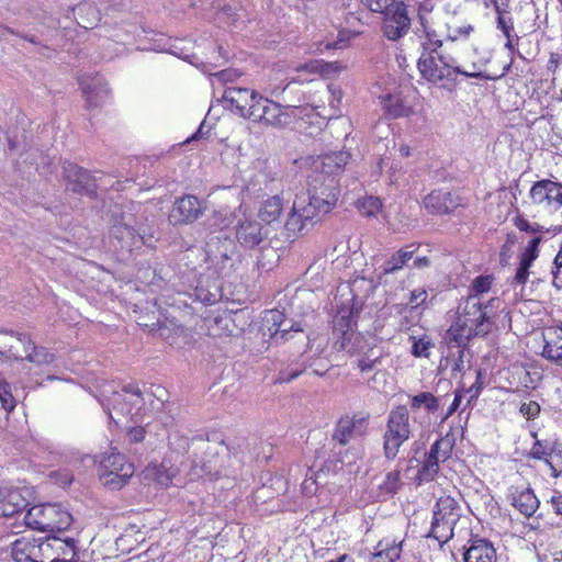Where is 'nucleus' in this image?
Returning <instances> with one entry per match:
<instances>
[{"label":"nucleus","instance_id":"nucleus-35","mask_svg":"<svg viewBox=\"0 0 562 562\" xmlns=\"http://www.w3.org/2000/svg\"><path fill=\"white\" fill-rule=\"evenodd\" d=\"M493 285V276H479L472 281L467 297H473L480 302H486V295L492 292Z\"/></svg>","mask_w":562,"mask_h":562},{"label":"nucleus","instance_id":"nucleus-3","mask_svg":"<svg viewBox=\"0 0 562 562\" xmlns=\"http://www.w3.org/2000/svg\"><path fill=\"white\" fill-rule=\"evenodd\" d=\"M417 67L420 76L427 81L446 86L447 81L453 80V75L459 74L467 78H484L475 63L470 69L453 64V60L440 53H423L418 59Z\"/></svg>","mask_w":562,"mask_h":562},{"label":"nucleus","instance_id":"nucleus-8","mask_svg":"<svg viewBox=\"0 0 562 562\" xmlns=\"http://www.w3.org/2000/svg\"><path fill=\"white\" fill-rule=\"evenodd\" d=\"M305 116L308 119L314 116L313 105L283 109L280 104L261 97L251 120L274 127H284L291 124L294 117L303 121Z\"/></svg>","mask_w":562,"mask_h":562},{"label":"nucleus","instance_id":"nucleus-56","mask_svg":"<svg viewBox=\"0 0 562 562\" xmlns=\"http://www.w3.org/2000/svg\"><path fill=\"white\" fill-rule=\"evenodd\" d=\"M427 299V292L425 289L418 288L411 292L409 304L413 308L418 307Z\"/></svg>","mask_w":562,"mask_h":562},{"label":"nucleus","instance_id":"nucleus-41","mask_svg":"<svg viewBox=\"0 0 562 562\" xmlns=\"http://www.w3.org/2000/svg\"><path fill=\"white\" fill-rule=\"evenodd\" d=\"M337 35L335 38H327L318 43V52L322 50L321 46H325L326 49H344L348 46L349 41L355 36V33L346 29H336Z\"/></svg>","mask_w":562,"mask_h":562},{"label":"nucleus","instance_id":"nucleus-62","mask_svg":"<svg viewBox=\"0 0 562 562\" xmlns=\"http://www.w3.org/2000/svg\"><path fill=\"white\" fill-rule=\"evenodd\" d=\"M203 128H204V123H201L198 131L194 134H192L189 138H187V140L184 143L187 144V143H191L193 140H200V139L206 138L207 132H204Z\"/></svg>","mask_w":562,"mask_h":562},{"label":"nucleus","instance_id":"nucleus-48","mask_svg":"<svg viewBox=\"0 0 562 562\" xmlns=\"http://www.w3.org/2000/svg\"><path fill=\"white\" fill-rule=\"evenodd\" d=\"M474 31V26L471 24H461V25H452L448 26L447 38L449 41L456 42L460 40H467Z\"/></svg>","mask_w":562,"mask_h":562},{"label":"nucleus","instance_id":"nucleus-6","mask_svg":"<svg viewBox=\"0 0 562 562\" xmlns=\"http://www.w3.org/2000/svg\"><path fill=\"white\" fill-rule=\"evenodd\" d=\"M349 158V153L342 150L322 156V172L328 175V177L322 184L321 194L323 198H318V213H328L336 205L339 186L335 176L347 165Z\"/></svg>","mask_w":562,"mask_h":562},{"label":"nucleus","instance_id":"nucleus-5","mask_svg":"<svg viewBox=\"0 0 562 562\" xmlns=\"http://www.w3.org/2000/svg\"><path fill=\"white\" fill-rule=\"evenodd\" d=\"M24 521L27 527L41 532L61 533L71 525L72 517L59 504H41L27 510Z\"/></svg>","mask_w":562,"mask_h":562},{"label":"nucleus","instance_id":"nucleus-28","mask_svg":"<svg viewBox=\"0 0 562 562\" xmlns=\"http://www.w3.org/2000/svg\"><path fill=\"white\" fill-rule=\"evenodd\" d=\"M26 506L25 498L18 490H0V516L11 517Z\"/></svg>","mask_w":562,"mask_h":562},{"label":"nucleus","instance_id":"nucleus-18","mask_svg":"<svg viewBox=\"0 0 562 562\" xmlns=\"http://www.w3.org/2000/svg\"><path fill=\"white\" fill-rule=\"evenodd\" d=\"M63 168L70 191L79 194L94 193L97 184L89 171L71 162L65 164Z\"/></svg>","mask_w":562,"mask_h":562},{"label":"nucleus","instance_id":"nucleus-59","mask_svg":"<svg viewBox=\"0 0 562 562\" xmlns=\"http://www.w3.org/2000/svg\"><path fill=\"white\" fill-rule=\"evenodd\" d=\"M497 29L503 32L506 38H509L514 25L510 19H506L505 16H497Z\"/></svg>","mask_w":562,"mask_h":562},{"label":"nucleus","instance_id":"nucleus-22","mask_svg":"<svg viewBox=\"0 0 562 562\" xmlns=\"http://www.w3.org/2000/svg\"><path fill=\"white\" fill-rule=\"evenodd\" d=\"M540 241V237H533L528 241L527 246L525 247L520 256L519 266L513 279V285L515 286V289L517 286H524V284L527 282L529 278V268L539 256Z\"/></svg>","mask_w":562,"mask_h":562},{"label":"nucleus","instance_id":"nucleus-47","mask_svg":"<svg viewBox=\"0 0 562 562\" xmlns=\"http://www.w3.org/2000/svg\"><path fill=\"white\" fill-rule=\"evenodd\" d=\"M546 464L551 470V475L557 477L562 473V450L561 449H551L548 454H546Z\"/></svg>","mask_w":562,"mask_h":562},{"label":"nucleus","instance_id":"nucleus-31","mask_svg":"<svg viewBox=\"0 0 562 562\" xmlns=\"http://www.w3.org/2000/svg\"><path fill=\"white\" fill-rule=\"evenodd\" d=\"M283 200L280 195H273L265 200L259 209V217L267 224L277 222L283 212Z\"/></svg>","mask_w":562,"mask_h":562},{"label":"nucleus","instance_id":"nucleus-2","mask_svg":"<svg viewBox=\"0 0 562 562\" xmlns=\"http://www.w3.org/2000/svg\"><path fill=\"white\" fill-rule=\"evenodd\" d=\"M102 406L109 409V416L113 419L112 411L123 416H131L138 420L155 408V398L151 393H143L136 384L124 385L121 391L112 390L111 385L104 387L99 400Z\"/></svg>","mask_w":562,"mask_h":562},{"label":"nucleus","instance_id":"nucleus-52","mask_svg":"<svg viewBox=\"0 0 562 562\" xmlns=\"http://www.w3.org/2000/svg\"><path fill=\"white\" fill-rule=\"evenodd\" d=\"M553 285L562 290V246L554 259Z\"/></svg>","mask_w":562,"mask_h":562},{"label":"nucleus","instance_id":"nucleus-4","mask_svg":"<svg viewBox=\"0 0 562 562\" xmlns=\"http://www.w3.org/2000/svg\"><path fill=\"white\" fill-rule=\"evenodd\" d=\"M0 357L26 360L36 366L49 364L55 360L54 353L36 346L27 334L12 330H0Z\"/></svg>","mask_w":562,"mask_h":562},{"label":"nucleus","instance_id":"nucleus-45","mask_svg":"<svg viewBox=\"0 0 562 562\" xmlns=\"http://www.w3.org/2000/svg\"><path fill=\"white\" fill-rule=\"evenodd\" d=\"M346 69V65L341 61H323L318 60V75L325 79L338 77Z\"/></svg>","mask_w":562,"mask_h":562},{"label":"nucleus","instance_id":"nucleus-13","mask_svg":"<svg viewBox=\"0 0 562 562\" xmlns=\"http://www.w3.org/2000/svg\"><path fill=\"white\" fill-rule=\"evenodd\" d=\"M409 26L406 5L402 1L392 2L391 9L384 12L383 34L390 41H397L407 34Z\"/></svg>","mask_w":562,"mask_h":562},{"label":"nucleus","instance_id":"nucleus-55","mask_svg":"<svg viewBox=\"0 0 562 562\" xmlns=\"http://www.w3.org/2000/svg\"><path fill=\"white\" fill-rule=\"evenodd\" d=\"M372 12H385L391 9V0H361Z\"/></svg>","mask_w":562,"mask_h":562},{"label":"nucleus","instance_id":"nucleus-39","mask_svg":"<svg viewBox=\"0 0 562 562\" xmlns=\"http://www.w3.org/2000/svg\"><path fill=\"white\" fill-rule=\"evenodd\" d=\"M59 542H49V538L45 541L35 539L32 552V562H50L54 558V549H58Z\"/></svg>","mask_w":562,"mask_h":562},{"label":"nucleus","instance_id":"nucleus-25","mask_svg":"<svg viewBox=\"0 0 562 562\" xmlns=\"http://www.w3.org/2000/svg\"><path fill=\"white\" fill-rule=\"evenodd\" d=\"M464 562H496V550L484 539H473L463 554Z\"/></svg>","mask_w":562,"mask_h":562},{"label":"nucleus","instance_id":"nucleus-63","mask_svg":"<svg viewBox=\"0 0 562 562\" xmlns=\"http://www.w3.org/2000/svg\"><path fill=\"white\" fill-rule=\"evenodd\" d=\"M561 61V57L558 53H551L548 60V69L555 71Z\"/></svg>","mask_w":562,"mask_h":562},{"label":"nucleus","instance_id":"nucleus-64","mask_svg":"<svg viewBox=\"0 0 562 562\" xmlns=\"http://www.w3.org/2000/svg\"><path fill=\"white\" fill-rule=\"evenodd\" d=\"M460 404H461V394L457 393L450 407L448 408L446 418L451 416L459 408Z\"/></svg>","mask_w":562,"mask_h":562},{"label":"nucleus","instance_id":"nucleus-27","mask_svg":"<svg viewBox=\"0 0 562 562\" xmlns=\"http://www.w3.org/2000/svg\"><path fill=\"white\" fill-rule=\"evenodd\" d=\"M143 473L145 480L153 481L160 486L167 487L176 477L178 469L169 465L166 462L150 463L145 468Z\"/></svg>","mask_w":562,"mask_h":562},{"label":"nucleus","instance_id":"nucleus-58","mask_svg":"<svg viewBox=\"0 0 562 562\" xmlns=\"http://www.w3.org/2000/svg\"><path fill=\"white\" fill-rule=\"evenodd\" d=\"M514 247V239L508 237L506 241L504 243L501 254H499V260L503 266L507 265L510 260L512 252Z\"/></svg>","mask_w":562,"mask_h":562},{"label":"nucleus","instance_id":"nucleus-32","mask_svg":"<svg viewBox=\"0 0 562 562\" xmlns=\"http://www.w3.org/2000/svg\"><path fill=\"white\" fill-rule=\"evenodd\" d=\"M459 510L458 502L449 495H443L438 498L432 517L457 522L460 516Z\"/></svg>","mask_w":562,"mask_h":562},{"label":"nucleus","instance_id":"nucleus-7","mask_svg":"<svg viewBox=\"0 0 562 562\" xmlns=\"http://www.w3.org/2000/svg\"><path fill=\"white\" fill-rule=\"evenodd\" d=\"M412 436V424L405 405L395 406L387 415L386 429L383 435V449L387 459H394L400 448Z\"/></svg>","mask_w":562,"mask_h":562},{"label":"nucleus","instance_id":"nucleus-20","mask_svg":"<svg viewBox=\"0 0 562 562\" xmlns=\"http://www.w3.org/2000/svg\"><path fill=\"white\" fill-rule=\"evenodd\" d=\"M383 109L391 117L408 116L413 113V105L403 90H389L385 94H380Z\"/></svg>","mask_w":562,"mask_h":562},{"label":"nucleus","instance_id":"nucleus-40","mask_svg":"<svg viewBox=\"0 0 562 562\" xmlns=\"http://www.w3.org/2000/svg\"><path fill=\"white\" fill-rule=\"evenodd\" d=\"M413 411L425 409L427 413H435L439 408L438 398L430 392H422L411 397Z\"/></svg>","mask_w":562,"mask_h":562},{"label":"nucleus","instance_id":"nucleus-49","mask_svg":"<svg viewBox=\"0 0 562 562\" xmlns=\"http://www.w3.org/2000/svg\"><path fill=\"white\" fill-rule=\"evenodd\" d=\"M0 401L2 407L10 412L15 407V402L11 393L10 384L0 376Z\"/></svg>","mask_w":562,"mask_h":562},{"label":"nucleus","instance_id":"nucleus-9","mask_svg":"<svg viewBox=\"0 0 562 562\" xmlns=\"http://www.w3.org/2000/svg\"><path fill=\"white\" fill-rule=\"evenodd\" d=\"M133 474L134 465L119 451L112 450L100 460L99 476L102 484L110 490L122 488Z\"/></svg>","mask_w":562,"mask_h":562},{"label":"nucleus","instance_id":"nucleus-53","mask_svg":"<svg viewBox=\"0 0 562 562\" xmlns=\"http://www.w3.org/2000/svg\"><path fill=\"white\" fill-rule=\"evenodd\" d=\"M519 412L527 419H533L540 413V405L535 401L525 402L520 405Z\"/></svg>","mask_w":562,"mask_h":562},{"label":"nucleus","instance_id":"nucleus-21","mask_svg":"<svg viewBox=\"0 0 562 562\" xmlns=\"http://www.w3.org/2000/svg\"><path fill=\"white\" fill-rule=\"evenodd\" d=\"M265 235L261 224L254 218L240 220L236 226V238L245 248H255L263 240Z\"/></svg>","mask_w":562,"mask_h":562},{"label":"nucleus","instance_id":"nucleus-60","mask_svg":"<svg viewBox=\"0 0 562 562\" xmlns=\"http://www.w3.org/2000/svg\"><path fill=\"white\" fill-rule=\"evenodd\" d=\"M128 437L134 442H140L145 438V430L143 427H134L130 430Z\"/></svg>","mask_w":562,"mask_h":562},{"label":"nucleus","instance_id":"nucleus-42","mask_svg":"<svg viewBox=\"0 0 562 562\" xmlns=\"http://www.w3.org/2000/svg\"><path fill=\"white\" fill-rule=\"evenodd\" d=\"M425 37L423 41L424 53H438V48L442 46L441 35L432 29L428 23L422 22Z\"/></svg>","mask_w":562,"mask_h":562},{"label":"nucleus","instance_id":"nucleus-11","mask_svg":"<svg viewBox=\"0 0 562 562\" xmlns=\"http://www.w3.org/2000/svg\"><path fill=\"white\" fill-rule=\"evenodd\" d=\"M532 203L547 212L562 213V184L551 180L536 182L529 192Z\"/></svg>","mask_w":562,"mask_h":562},{"label":"nucleus","instance_id":"nucleus-61","mask_svg":"<svg viewBox=\"0 0 562 562\" xmlns=\"http://www.w3.org/2000/svg\"><path fill=\"white\" fill-rule=\"evenodd\" d=\"M549 452L542 447L540 442H536L531 449V454L533 458L543 459L546 461V454Z\"/></svg>","mask_w":562,"mask_h":562},{"label":"nucleus","instance_id":"nucleus-38","mask_svg":"<svg viewBox=\"0 0 562 562\" xmlns=\"http://www.w3.org/2000/svg\"><path fill=\"white\" fill-rule=\"evenodd\" d=\"M35 539L22 537L12 543L11 557L13 562H32Z\"/></svg>","mask_w":562,"mask_h":562},{"label":"nucleus","instance_id":"nucleus-43","mask_svg":"<svg viewBox=\"0 0 562 562\" xmlns=\"http://www.w3.org/2000/svg\"><path fill=\"white\" fill-rule=\"evenodd\" d=\"M413 344L411 353L416 358H429L434 341L428 336L420 338L412 337Z\"/></svg>","mask_w":562,"mask_h":562},{"label":"nucleus","instance_id":"nucleus-30","mask_svg":"<svg viewBox=\"0 0 562 562\" xmlns=\"http://www.w3.org/2000/svg\"><path fill=\"white\" fill-rule=\"evenodd\" d=\"M512 505L526 517H530L539 507V501L530 488L516 490L512 494Z\"/></svg>","mask_w":562,"mask_h":562},{"label":"nucleus","instance_id":"nucleus-24","mask_svg":"<svg viewBox=\"0 0 562 562\" xmlns=\"http://www.w3.org/2000/svg\"><path fill=\"white\" fill-rule=\"evenodd\" d=\"M459 205L458 196L446 191H432L424 199L425 209L432 214H446Z\"/></svg>","mask_w":562,"mask_h":562},{"label":"nucleus","instance_id":"nucleus-51","mask_svg":"<svg viewBox=\"0 0 562 562\" xmlns=\"http://www.w3.org/2000/svg\"><path fill=\"white\" fill-rule=\"evenodd\" d=\"M400 485H401L400 471L394 470V471L389 472L383 482L384 488L389 493H395L398 490Z\"/></svg>","mask_w":562,"mask_h":562},{"label":"nucleus","instance_id":"nucleus-12","mask_svg":"<svg viewBox=\"0 0 562 562\" xmlns=\"http://www.w3.org/2000/svg\"><path fill=\"white\" fill-rule=\"evenodd\" d=\"M452 442L449 438L436 440L417 473L419 483L432 481L439 470V463L445 462L451 456Z\"/></svg>","mask_w":562,"mask_h":562},{"label":"nucleus","instance_id":"nucleus-26","mask_svg":"<svg viewBox=\"0 0 562 562\" xmlns=\"http://www.w3.org/2000/svg\"><path fill=\"white\" fill-rule=\"evenodd\" d=\"M543 339L542 357L558 366H562V328H550L543 333Z\"/></svg>","mask_w":562,"mask_h":562},{"label":"nucleus","instance_id":"nucleus-46","mask_svg":"<svg viewBox=\"0 0 562 562\" xmlns=\"http://www.w3.org/2000/svg\"><path fill=\"white\" fill-rule=\"evenodd\" d=\"M414 252H415V249H413L412 246L400 250L387 262L385 272H393L395 270L401 269L413 257Z\"/></svg>","mask_w":562,"mask_h":562},{"label":"nucleus","instance_id":"nucleus-54","mask_svg":"<svg viewBox=\"0 0 562 562\" xmlns=\"http://www.w3.org/2000/svg\"><path fill=\"white\" fill-rule=\"evenodd\" d=\"M302 492L310 497L314 496L316 493V477L312 469L308 470L306 479L302 483Z\"/></svg>","mask_w":562,"mask_h":562},{"label":"nucleus","instance_id":"nucleus-15","mask_svg":"<svg viewBox=\"0 0 562 562\" xmlns=\"http://www.w3.org/2000/svg\"><path fill=\"white\" fill-rule=\"evenodd\" d=\"M203 210L202 202L195 195L187 194L175 201L169 221L175 225L190 224L203 214Z\"/></svg>","mask_w":562,"mask_h":562},{"label":"nucleus","instance_id":"nucleus-17","mask_svg":"<svg viewBox=\"0 0 562 562\" xmlns=\"http://www.w3.org/2000/svg\"><path fill=\"white\" fill-rule=\"evenodd\" d=\"M79 85L88 109L101 106L110 94L108 83L100 76H82Z\"/></svg>","mask_w":562,"mask_h":562},{"label":"nucleus","instance_id":"nucleus-36","mask_svg":"<svg viewBox=\"0 0 562 562\" xmlns=\"http://www.w3.org/2000/svg\"><path fill=\"white\" fill-rule=\"evenodd\" d=\"M401 542L384 539L378 544V552L374 554L375 562H394L401 555Z\"/></svg>","mask_w":562,"mask_h":562},{"label":"nucleus","instance_id":"nucleus-57","mask_svg":"<svg viewBox=\"0 0 562 562\" xmlns=\"http://www.w3.org/2000/svg\"><path fill=\"white\" fill-rule=\"evenodd\" d=\"M127 29H122L123 33H113L111 36L113 40L117 43L125 44L127 43L128 38L134 35L137 31V26L134 24H128Z\"/></svg>","mask_w":562,"mask_h":562},{"label":"nucleus","instance_id":"nucleus-1","mask_svg":"<svg viewBox=\"0 0 562 562\" xmlns=\"http://www.w3.org/2000/svg\"><path fill=\"white\" fill-rule=\"evenodd\" d=\"M499 300L494 293L486 302L473 297L462 299L457 310V317L448 334L459 345L465 344L473 337L487 335L493 327L492 310Z\"/></svg>","mask_w":562,"mask_h":562},{"label":"nucleus","instance_id":"nucleus-29","mask_svg":"<svg viewBox=\"0 0 562 562\" xmlns=\"http://www.w3.org/2000/svg\"><path fill=\"white\" fill-rule=\"evenodd\" d=\"M49 542H59L58 549H54V558L50 562H76L78 558L77 541L71 537H49Z\"/></svg>","mask_w":562,"mask_h":562},{"label":"nucleus","instance_id":"nucleus-50","mask_svg":"<svg viewBox=\"0 0 562 562\" xmlns=\"http://www.w3.org/2000/svg\"><path fill=\"white\" fill-rule=\"evenodd\" d=\"M328 92L330 94V108L333 110V113L328 116L330 119L337 116L340 112L339 106L342 99V91L339 86L330 83L328 85Z\"/></svg>","mask_w":562,"mask_h":562},{"label":"nucleus","instance_id":"nucleus-19","mask_svg":"<svg viewBox=\"0 0 562 562\" xmlns=\"http://www.w3.org/2000/svg\"><path fill=\"white\" fill-rule=\"evenodd\" d=\"M263 322L267 326L270 337L277 344L289 340L290 337H292V333L303 331V329L299 326L289 325L285 321L284 314L279 310H270L266 312Z\"/></svg>","mask_w":562,"mask_h":562},{"label":"nucleus","instance_id":"nucleus-16","mask_svg":"<svg viewBox=\"0 0 562 562\" xmlns=\"http://www.w3.org/2000/svg\"><path fill=\"white\" fill-rule=\"evenodd\" d=\"M367 427L368 416L362 414L345 415L338 420L333 439L340 445H346L352 438L364 435Z\"/></svg>","mask_w":562,"mask_h":562},{"label":"nucleus","instance_id":"nucleus-14","mask_svg":"<svg viewBox=\"0 0 562 562\" xmlns=\"http://www.w3.org/2000/svg\"><path fill=\"white\" fill-rule=\"evenodd\" d=\"M223 98L240 116L251 119L261 95L246 88L228 87Z\"/></svg>","mask_w":562,"mask_h":562},{"label":"nucleus","instance_id":"nucleus-10","mask_svg":"<svg viewBox=\"0 0 562 562\" xmlns=\"http://www.w3.org/2000/svg\"><path fill=\"white\" fill-rule=\"evenodd\" d=\"M231 243L228 240L221 241L220 238L211 240L206 244L205 262L207 269L218 278L231 276L234 270V259L231 254Z\"/></svg>","mask_w":562,"mask_h":562},{"label":"nucleus","instance_id":"nucleus-23","mask_svg":"<svg viewBox=\"0 0 562 562\" xmlns=\"http://www.w3.org/2000/svg\"><path fill=\"white\" fill-rule=\"evenodd\" d=\"M333 323L335 335L341 339L340 347L347 348V344L355 335L356 322L352 310L347 305H342L334 316Z\"/></svg>","mask_w":562,"mask_h":562},{"label":"nucleus","instance_id":"nucleus-37","mask_svg":"<svg viewBox=\"0 0 562 562\" xmlns=\"http://www.w3.org/2000/svg\"><path fill=\"white\" fill-rule=\"evenodd\" d=\"M456 521L432 517L429 537L436 539L439 543H446L453 535Z\"/></svg>","mask_w":562,"mask_h":562},{"label":"nucleus","instance_id":"nucleus-33","mask_svg":"<svg viewBox=\"0 0 562 562\" xmlns=\"http://www.w3.org/2000/svg\"><path fill=\"white\" fill-rule=\"evenodd\" d=\"M111 235L122 244V247L128 249L142 241V237L126 223H114L111 227Z\"/></svg>","mask_w":562,"mask_h":562},{"label":"nucleus","instance_id":"nucleus-44","mask_svg":"<svg viewBox=\"0 0 562 562\" xmlns=\"http://www.w3.org/2000/svg\"><path fill=\"white\" fill-rule=\"evenodd\" d=\"M382 203L376 196H366L358 200L357 209L364 216H375L381 210Z\"/></svg>","mask_w":562,"mask_h":562},{"label":"nucleus","instance_id":"nucleus-34","mask_svg":"<svg viewBox=\"0 0 562 562\" xmlns=\"http://www.w3.org/2000/svg\"><path fill=\"white\" fill-rule=\"evenodd\" d=\"M314 195L307 192L297 193L294 201L292 211L303 220H311L316 213V206L313 203Z\"/></svg>","mask_w":562,"mask_h":562}]
</instances>
